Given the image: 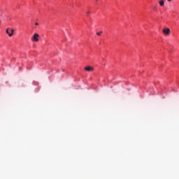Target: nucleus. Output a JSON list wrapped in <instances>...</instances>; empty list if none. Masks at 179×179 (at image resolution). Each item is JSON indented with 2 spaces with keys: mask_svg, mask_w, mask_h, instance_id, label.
<instances>
[{
  "mask_svg": "<svg viewBox=\"0 0 179 179\" xmlns=\"http://www.w3.org/2000/svg\"><path fill=\"white\" fill-rule=\"evenodd\" d=\"M13 29L8 28L6 29V33L8 34L9 37H12L13 36Z\"/></svg>",
  "mask_w": 179,
  "mask_h": 179,
  "instance_id": "obj_1",
  "label": "nucleus"
},
{
  "mask_svg": "<svg viewBox=\"0 0 179 179\" xmlns=\"http://www.w3.org/2000/svg\"><path fill=\"white\" fill-rule=\"evenodd\" d=\"M38 37H40V35H38V34H34L31 38L32 41H38Z\"/></svg>",
  "mask_w": 179,
  "mask_h": 179,
  "instance_id": "obj_2",
  "label": "nucleus"
},
{
  "mask_svg": "<svg viewBox=\"0 0 179 179\" xmlns=\"http://www.w3.org/2000/svg\"><path fill=\"white\" fill-rule=\"evenodd\" d=\"M163 33L164 36H169V34H170V29L169 28H165L163 29Z\"/></svg>",
  "mask_w": 179,
  "mask_h": 179,
  "instance_id": "obj_3",
  "label": "nucleus"
},
{
  "mask_svg": "<svg viewBox=\"0 0 179 179\" xmlns=\"http://www.w3.org/2000/svg\"><path fill=\"white\" fill-rule=\"evenodd\" d=\"M85 71H87V72H93L94 69L93 67L88 66L87 67H85Z\"/></svg>",
  "mask_w": 179,
  "mask_h": 179,
  "instance_id": "obj_4",
  "label": "nucleus"
},
{
  "mask_svg": "<svg viewBox=\"0 0 179 179\" xmlns=\"http://www.w3.org/2000/svg\"><path fill=\"white\" fill-rule=\"evenodd\" d=\"M160 6H164V1L163 0L159 1Z\"/></svg>",
  "mask_w": 179,
  "mask_h": 179,
  "instance_id": "obj_5",
  "label": "nucleus"
},
{
  "mask_svg": "<svg viewBox=\"0 0 179 179\" xmlns=\"http://www.w3.org/2000/svg\"><path fill=\"white\" fill-rule=\"evenodd\" d=\"M96 34H97V36H101V34H103V31L97 32Z\"/></svg>",
  "mask_w": 179,
  "mask_h": 179,
  "instance_id": "obj_6",
  "label": "nucleus"
},
{
  "mask_svg": "<svg viewBox=\"0 0 179 179\" xmlns=\"http://www.w3.org/2000/svg\"><path fill=\"white\" fill-rule=\"evenodd\" d=\"M87 15H90V11H87Z\"/></svg>",
  "mask_w": 179,
  "mask_h": 179,
  "instance_id": "obj_7",
  "label": "nucleus"
},
{
  "mask_svg": "<svg viewBox=\"0 0 179 179\" xmlns=\"http://www.w3.org/2000/svg\"><path fill=\"white\" fill-rule=\"evenodd\" d=\"M35 26H38V22H36Z\"/></svg>",
  "mask_w": 179,
  "mask_h": 179,
  "instance_id": "obj_8",
  "label": "nucleus"
},
{
  "mask_svg": "<svg viewBox=\"0 0 179 179\" xmlns=\"http://www.w3.org/2000/svg\"><path fill=\"white\" fill-rule=\"evenodd\" d=\"M168 2H171L173 0H167Z\"/></svg>",
  "mask_w": 179,
  "mask_h": 179,
  "instance_id": "obj_9",
  "label": "nucleus"
},
{
  "mask_svg": "<svg viewBox=\"0 0 179 179\" xmlns=\"http://www.w3.org/2000/svg\"><path fill=\"white\" fill-rule=\"evenodd\" d=\"M96 1H99V0H96Z\"/></svg>",
  "mask_w": 179,
  "mask_h": 179,
  "instance_id": "obj_10",
  "label": "nucleus"
}]
</instances>
